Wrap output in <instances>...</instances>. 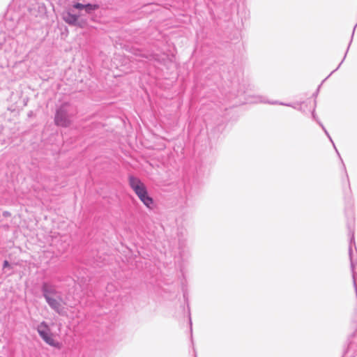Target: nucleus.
<instances>
[{
	"label": "nucleus",
	"instance_id": "f257e3e1",
	"mask_svg": "<svg viewBox=\"0 0 357 357\" xmlns=\"http://www.w3.org/2000/svg\"><path fill=\"white\" fill-rule=\"evenodd\" d=\"M129 185L137 195L140 201L149 209L154 207V202L151 197L148 194V191L144 183L137 177L130 175L128 176Z\"/></svg>",
	"mask_w": 357,
	"mask_h": 357
},
{
	"label": "nucleus",
	"instance_id": "f03ea898",
	"mask_svg": "<svg viewBox=\"0 0 357 357\" xmlns=\"http://www.w3.org/2000/svg\"><path fill=\"white\" fill-rule=\"evenodd\" d=\"M71 116L70 105L68 103L62 104L56 109L54 123L56 126L67 128L71 124Z\"/></svg>",
	"mask_w": 357,
	"mask_h": 357
},
{
	"label": "nucleus",
	"instance_id": "7ed1b4c3",
	"mask_svg": "<svg viewBox=\"0 0 357 357\" xmlns=\"http://www.w3.org/2000/svg\"><path fill=\"white\" fill-rule=\"evenodd\" d=\"M37 331L40 337L49 345L59 347V343L54 340L51 330L45 321H42L37 326Z\"/></svg>",
	"mask_w": 357,
	"mask_h": 357
},
{
	"label": "nucleus",
	"instance_id": "20e7f679",
	"mask_svg": "<svg viewBox=\"0 0 357 357\" xmlns=\"http://www.w3.org/2000/svg\"><path fill=\"white\" fill-rule=\"evenodd\" d=\"M79 15L73 14L71 10H68L62 13L63 20L70 26H78L82 27V25L78 22Z\"/></svg>",
	"mask_w": 357,
	"mask_h": 357
},
{
	"label": "nucleus",
	"instance_id": "39448f33",
	"mask_svg": "<svg viewBox=\"0 0 357 357\" xmlns=\"http://www.w3.org/2000/svg\"><path fill=\"white\" fill-rule=\"evenodd\" d=\"M41 291L45 299L51 298L57 294L56 286L50 282H45L42 284Z\"/></svg>",
	"mask_w": 357,
	"mask_h": 357
},
{
	"label": "nucleus",
	"instance_id": "423d86ee",
	"mask_svg": "<svg viewBox=\"0 0 357 357\" xmlns=\"http://www.w3.org/2000/svg\"><path fill=\"white\" fill-rule=\"evenodd\" d=\"M46 302L49 305V306L54 310L56 313H58L60 315H63L66 313V311L64 310V307L62 306L60 301L56 300V298H54L52 297L51 298H47L45 299Z\"/></svg>",
	"mask_w": 357,
	"mask_h": 357
},
{
	"label": "nucleus",
	"instance_id": "0eeeda50",
	"mask_svg": "<svg viewBox=\"0 0 357 357\" xmlns=\"http://www.w3.org/2000/svg\"><path fill=\"white\" fill-rule=\"evenodd\" d=\"M98 8H99V5H98V4L87 3V4H85L84 10L86 13L91 14L94 10H96Z\"/></svg>",
	"mask_w": 357,
	"mask_h": 357
},
{
	"label": "nucleus",
	"instance_id": "6e6552de",
	"mask_svg": "<svg viewBox=\"0 0 357 357\" xmlns=\"http://www.w3.org/2000/svg\"><path fill=\"white\" fill-rule=\"evenodd\" d=\"M318 124L321 126V128H322V130L324 131L325 134L326 135V136L328 137V139H330L331 142L333 144V147L334 149H335V151L337 152V155H339V157L340 158V153L338 152V151L337 150L335 146V144L332 139V138L331 137L329 133L328 132V131L326 130V129L325 128L324 126L321 123V121H318Z\"/></svg>",
	"mask_w": 357,
	"mask_h": 357
},
{
	"label": "nucleus",
	"instance_id": "1a4fd4ad",
	"mask_svg": "<svg viewBox=\"0 0 357 357\" xmlns=\"http://www.w3.org/2000/svg\"><path fill=\"white\" fill-rule=\"evenodd\" d=\"M356 26H357V24L355 25V26H354V28L353 33H352V36H354V31H355V29H356ZM353 38V36H351V38ZM351 40H352V39H351ZM351 41H350V43H349V46H348V47H347V51H346V53H345V54H344V56L343 59L342 60V61L340 62V63L338 65V66L337 67V68H336V69H335V70H334L331 73V75L333 73H334L335 70H337L340 68V66H341V64L342 63V62L344 61V59L346 58L347 54V52H348V51H349V46H350V45H351Z\"/></svg>",
	"mask_w": 357,
	"mask_h": 357
},
{
	"label": "nucleus",
	"instance_id": "9d476101",
	"mask_svg": "<svg viewBox=\"0 0 357 357\" xmlns=\"http://www.w3.org/2000/svg\"><path fill=\"white\" fill-rule=\"evenodd\" d=\"M73 8L78 9V10H82L85 8V4H82L80 3H75L73 4Z\"/></svg>",
	"mask_w": 357,
	"mask_h": 357
},
{
	"label": "nucleus",
	"instance_id": "9b49d317",
	"mask_svg": "<svg viewBox=\"0 0 357 357\" xmlns=\"http://www.w3.org/2000/svg\"><path fill=\"white\" fill-rule=\"evenodd\" d=\"M268 103H270L271 105H285V106H288V107H293L292 105H291V104L280 102L278 101L268 102Z\"/></svg>",
	"mask_w": 357,
	"mask_h": 357
},
{
	"label": "nucleus",
	"instance_id": "f8f14e48",
	"mask_svg": "<svg viewBox=\"0 0 357 357\" xmlns=\"http://www.w3.org/2000/svg\"><path fill=\"white\" fill-rule=\"evenodd\" d=\"M312 119H313L315 121H317V123H318V121H320L318 119V118H317V115H316V114H315V109H314V108L313 109V110H312Z\"/></svg>",
	"mask_w": 357,
	"mask_h": 357
},
{
	"label": "nucleus",
	"instance_id": "ddd939ff",
	"mask_svg": "<svg viewBox=\"0 0 357 357\" xmlns=\"http://www.w3.org/2000/svg\"><path fill=\"white\" fill-rule=\"evenodd\" d=\"M7 266H9V263H8V261H6H6H4V262H3V268H6V267H7Z\"/></svg>",
	"mask_w": 357,
	"mask_h": 357
},
{
	"label": "nucleus",
	"instance_id": "4468645a",
	"mask_svg": "<svg viewBox=\"0 0 357 357\" xmlns=\"http://www.w3.org/2000/svg\"><path fill=\"white\" fill-rule=\"evenodd\" d=\"M354 349V344L351 343L348 347V350H353Z\"/></svg>",
	"mask_w": 357,
	"mask_h": 357
},
{
	"label": "nucleus",
	"instance_id": "2eb2a0df",
	"mask_svg": "<svg viewBox=\"0 0 357 357\" xmlns=\"http://www.w3.org/2000/svg\"><path fill=\"white\" fill-rule=\"evenodd\" d=\"M259 101L261 102H267L265 100H262L261 98H260V100Z\"/></svg>",
	"mask_w": 357,
	"mask_h": 357
},
{
	"label": "nucleus",
	"instance_id": "dca6fc26",
	"mask_svg": "<svg viewBox=\"0 0 357 357\" xmlns=\"http://www.w3.org/2000/svg\"><path fill=\"white\" fill-rule=\"evenodd\" d=\"M0 357H8V355L6 354H3V355L0 354Z\"/></svg>",
	"mask_w": 357,
	"mask_h": 357
},
{
	"label": "nucleus",
	"instance_id": "f3484780",
	"mask_svg": "<svg viewBox=\"0 0 357 357\" xmlns=\"http://www.w3.org/2000/svg\"><path fill=\"white\" fill-rule=\"evenodd\" d=\"M190 329L192 330V321H191V319H190Z\"/></svg>",
	"mask_w": 357,
	"mask_h": 357
},
{
	"label": "nucleus",
	"instance_id": "a211bd4d",
	"mask_svg": "<svg viewBox=\"0 0 357 357\" xmlns=\"http://www.w3.org/2000/svg\"><path fill=\"white\" fill-rule=\"evenodd\" d=\"M340 159H342V158H340ZM341 162H342V163H344V161H343V160H341Z\"/></svg>",
	"mask_w": 357,
	"mask_h": 357
},
{
	"label": "nucleus",
	"instance_id": "6ab92c4d",
	"mask_svg": "<svg viewBox=\"0 0 357 357\" xmlns=\"http://www.w3.org/2000/svg\"><path fill=\"white\" fill-rule=\"evenodd\" d=\"M340 159H342V158H340ZM341 162H342V163H344V161H343V160H341Z\"/></svg>",
	"mask_w": 357,
	"mask_h": 357
}]
</instances>
